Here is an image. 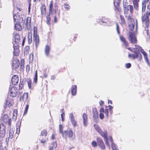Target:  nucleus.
Instances as JSON below:
<instances>
[{"instance_id": "nucleus-1", "label": "nucleus", "mask_w": 150, "mask_h": 150, "mask_svg": "<svg viewBox=\"0 0 150 150\" xmlns=\"http://www.w3.org/2000/svg\"><path fill=\"white\" fill-rule=\"evenodd\" d=\"M150 16V1L148 4L146 9L145 12L143 14L142 16V21L143 24H144L146 27L148 28L150 20L149 17Z\"/></svg>"}, {"instance_id": "nucleus-2", "label": "nucleus", "mask_w": 150, "mask_h": 150, "mask_svg": "<svg viewBox=\"0 0 150 150\" xmlns=\"http://www.w3.org/2000/svg\"><path fill=\"white\" fill-rule=\"evenodd\" d=\"M53 4L54 2L53 1H51L49 4V13L50 14H53L58 12V15L59 17L58 6L56 5L54 6Z\"/></svg>"}, {"instance_id": "nucleus-3", "label": "nucleus", "mask_w": 150, "mask_h": 150, "mask_svg": "<svg viewBox=\"0 0 150 150\" xmlns=\"http://www.w3.org/2000/svg\"><path fill=\"white\" fill-rule=\"evenodd\" d=\"M134 54H131L129 53L128 55V57L130 58H132L134 59L136 58H138V60L140 61L142 59V56L141 54L139 52H136L134 51Z\"/></svg>"}, {"instance_id": "nucleus-4", "label": "nucleus", "mask_w": 150, "mask_h": 150, "mask_svg": "<svg viewBox=\"0 0 150 150\" xmlns=\"http://www.w3.org/2000/svg\"><path fill=\"white\" fill-rule=\"evenodd\" d=\"M123 9L124 10V13L125 14V16H126V17H127L129 10V12L132 14L133 12V6L131 5H129L128 6H127L125 4L124 5V7H123Z\"/></svg>"}, {"instance_id": "nucleus-5", "label": "nucleus", "mask_w": 150, "mask_h": 150, "mask_svg": "<svg viewBox=\"0 0 150 150\" xmlns=\"http://www.w3.org/2000/svg\"><path fill=\"white\" fill-rule=\"evenodd\" d=\"M129 40L132 44H136L137 43V38L134 33L132 32L129 33Z\"/></svg>"}, {"instance_id": "nucleus-6", "label": "nucleus", "mask_w": 150, "mask_h": 150, "mask_svg": "<svg viewBox=\"0 0 150 150\" xmlns=\"http://www.w3.org/2000/svg\"><path fill=\"white\" fill-rule=\"evenodd\" d=\"M20 65V62L19 60L17 58L13 57V60L12 61V68L13 69H18Z\"/></svg>"}, {"instance_id": "nucleus-7", "label": "nucleus", "mask_w": 150, "mask_h": 150, "mask_svg": "<svg viewBox=\"0 0 150 150\" xmlns=\"http://www.w3.org/2000/svg\"><path fill=\"white\" fill-rule=\"evenodd\" d=\"M13 47L14 50L13 53V57L18 56L20 53L19 45L18 44H14Z\"/></svg>"}, {"instance_id": "nucleus-8", "label": "nucleus", "mask_w": 150, "mask_h": 150, "mask_svg": "<svg viewBox=\"0 0 150 150\" xmlns=\"http://www.w3.org/2000/svg\"><path fill=\"white\" fill-rule=\"evenodd\" d=\"M14 21L17 23H21L23 21V17L18 14V13L15 14L13 15Z\"/></svg>"}, {"instance_id": "nucleus-9", "label": "nucleus", "mask_w": 150, "mask_h": 150, "mask_svg": "<svg viewBox=\"0 0 150 150\" xmlns=\"http://www.w3.org/2000/svg\"><path fill=\"white\" fill-rule=\"evenodd\" d=\"M66 133L65 136L62 135V137L67 139V137H68L69 138H71L73 137V132L72 129H70L69 130H65Z\"/></svg>"}, {"instance_id": "nucleus-10", "label": "nucleus", "mask_w": 150, "mask_h": 150, "mask_svg": "<svg viewBox=\"0 0 150 150\" xmlns=\"http://www.w3.org/2000/svg\"><path fill=\"white\" fill-rule=\"evenodd\" d=\"M10 95L12 97H15L16 96L18 93V89L16 87L13 86L10 90Z\"/></svg>"}, {"instance_id": "nucleus-11", "label": "nucleus", "mask_w": 150, "mask_h": 150, "mask_svg": "<svg viewBox=\"0 0 150 150\" xmlns=\"http://www.w3.org/2000/svg\"><path fill=\"white\" fill-rule=\"evenodd\" d=\"M13 37L14 38V44L19 45L20 41V37L19 34L17 33L14 32L13 33Z\"/></svg>"}, {"instance_id": "nucleus-12", "label": "nucleus", "mask_w": 150, "mask_h": 150, "mask_svg": "<svg viewBox=\"0 0 150 150\" xmlns=\"http://www.w3.org/2000/svg\"><path fill=\"white\" fill-rule=\"evenodd\" d=\"M19 78L18 75H14L11 78V82L13 85H16L18 82Z\"/></svg>"}, {"instance_id": "nucleus-13", "label": "nucleus", "mask_w": 150, "mask_h": 150, "mask_svg": "<svg viewBox=\"0 0 150 150\" xmlns=\"http://www.w3.org/2000/svg\"><path fill=\"white\" fill-rule=\"evenodd\" d=\"M33 41L35 43L36 49L37 48L40 43V40L39 35L33 36Z\"/></svg>"}, {"instance_id": "nucleus-14", "label": "nucleus", "mask_w": 150, "mask_h": 150, "mask_svg": "<svg viewBox=\"0 0 150 150\" xmlns=\"http://www.w3.org/2000/svg\"><path fill=\"white\" fill-rule=\"evenodd\" d=\"M40 9L41 16L42 17L45 16L46 13V8L45 4H43L42 5Z\"/></svg>"}, {"instance_id": "nucleus-15", "label": "nucleus", "mask_w": 150, "mask_h": 150, "mask_svg": "<svg viewBox=\"0 0 150 150\" xmlns=\"http://www.w3.org/2000/svg\"><path fill=\"white\" fill-rule=\"evenodd\" d=\"M149 0H143L142 3V14L144 13L146 10V4L147 3Z\"/></svg>"}, {"instance_id": "nucleus-16", "label": "nucleus", "mask_w": 150, "mask_h": 150, "mask_svg": "<svg viewBox=\"0 0 150 150\" xmlns=\"http://www.w3.org/2000/svg\"><path fill=\"white\" fill-rule=\"evenodd\" d=\"M28 93L25 92L23 95L21 96L20 98V101L21 102H25L27 100L28 98Z\"/></svg>"}, {"instance_id": "nucleus-17", "label": "nucleus", "mask_w": 150, "mask_h": 150, "mask_svg": "<svg viewBox=\"0 0 150 150\" xmlns=\"http://www.w3.org/2000/svg\"><path fill=\"white\" fill-rule=\"evenodd\" d=\"M121 0H118L117 2H114V5L117 11L119 12H121V9L120 6V4Z\"/></svg>"}, {"instance_id": "nucleus-18", "label": "nucleus", "mask_w": 150, "mask_h": 150, "mask_svg": "<svg viewBox=\"0 0 150 150\" xmlns=\"http://www.w3.org/2000/svg\"><path fill=\"white\" fill-rule=\"evenodd\" d=\"M25 81L27 82L28 88L30 89H33V84L32 82L31 79L30 78H29L26 79Z\"/></svg>"}, {"instance_id": "nucleus-19", "label": "nucleus", "mask_w": 150, "mask_h": 150, "mask_svg": "<svg viewBox=\"0 0 150 150\" xmlns=\"http://www.w3.org/2000/svg\"><path fill=\"white\" fill-rule=\"evenodd\" d=\"M50 47L48 45H46L45 46L44 51L45 55L47 57L50 56Z\"/></svg>"}, {"instance_id": "nucleus-20", "label": "nucleus", "mask_w": 150, "mask_h": 150, "mask_svg": "<svg viewBox=\"0 0 150 150\" xmlns=\"http://www.w3.org/2000/svg\"><path fill=\"white\" fill-rule=\"evenodd\" d=\"M82 118L83 125L85 126H86L88 123V117L87 114L85 113H83Z\"/></svg>"}, {"instance_id": "nucleus-21", "label": "nucleus", "mask_w": 150, "mask_h": 150, "mask_svg": "<svg viewBox=\"0 0 150 150\" xmlns=\"http://www.w3.org/2000/svg\"><path fill=\"white\" fill-rule=\"evenodd\" d=\"M119 37L120 40L122 42L126 47H127L129 46L128 43L123 36L120 35Z\"/></svg>"}, {"instance_id": "nucleus-22", "label": "nucleus", "mask_w": 150, "mask_h": 150, "mask_svg": "<svg viewBox=\"0 0 150 150\" xmlns=\"http://www.w3.org/2000/svg\"><path fill=\"white\" fill-rule=\"evenodd\" d=\"M63 127L61 124H60L59 125V132L60 133L62 134V135L65 136L66 134L65 130L63 131Z\"/></svg>"}, {"instance_id": "nucleus-23", "label": "nucleus", "mask_w": 150, "mask_h": 150, "mask_svg": "<svg viewBox=\"0 0 150 150\" xmlns=\"http://www.w3.org/2000/svg\"><path fill=\"white\" fill-rule=\"evenodd\" d=\"M76 85L72 86L71 89V93L72 95L75 96L76 94Z\"/></svg>"}, {"instance_id": "nucleus-24", "label": "nucleus", "mask_w": 150, "mask_h": 150, "mask_svg": "<svg viewBox=\"0 0 150 150\" xmlns=\"http://www.w3.org/2000/svg\"><path fill=\"white\" fill-rule=\"evenodd\" d=\"M140 0H132L134 8L137 9L139 7V3Z\"/></svg>"}, {"instance_id": "nucleus-25", "label": "nucleus", "mask_w": 150, "mask_h": 150, "mask_svg": "<svg viewBox=\"0 0 150 150\" xmlns=\"http://www.w3.org/2000/svg\"><path fill=\"white\" fill-rule=\"evenodd\" d=\"M100 113H104L105 115V116L108 118V108H106L105 110H104V109L103 108H101L100 109Z\"/></svg>"}, {"instance_id": "nucleus-26", "label": "nucleus", "mask_w": 150, "mask_h": 150, "mask_svg": "<svg viewBox=\"0 0 150 150\" xmlns=\"http://www.w3.org/2000/svg\"><path fill=\"white\" fill-rule=\"evenodd\" d=\"M99 133L104 138V139L107 138L108 137V134L106 131H105L103 132L102 130H101V131H100Z\"/></svg>"}, {"instance_id": "nucleus-27", "label": "nucleus", "mask_w": 150, "mask_h": 150, "mask_svg": "<svg viewBox=\"0 0 150 150\" xmlns=\"http://www.w3.org/2000/svg\"><path fill=\"white\" fill-rule=\"evenodd\" d=\"M28 44H31L32 41V34L31 31L30 32L28 33Z\"/></svg>"}, {"instance_id": "nucleus-28", "label": "nucleus", "mask_w": 150, "mask_h": 150, "mask_svg": "<svg viewBox=\"0 0 150 150\" xmlns=\"http://www.w3.org/2000/svg\"><path fill=\"white\" fill-rule=\"evenodd\" d=\"M10 119L7 115H4L2 117V120L4 123H6Z\"/></svg>"}, {"instance_id": "nucleus-29", "label": "nucleus", "mask_w": 150, "mask_h": 150, "mask_svg": "<svg viewBox=\"0 0 150 150\" xmlns=\"http://www.w3.org/2000/svg\"><path fill=\"white\" fill-rule=\"evenodd\" d=\"M20 23H16L15 24L14 27L15 29L18 31H20L22 29V27Z\"/></svg>"}, {"instance_id": "nucleus-30", "label": "nucleus", "mask_w": 150, "mask_h": 150, "mask_svg": "<svg viewBox=\"0 0 150 150\" xmlns=\"http://www.w3.org/2000/svg\"><path fill=\"white\" fill-rule=\"evenodd\" d=\"M120 24L122 25L125 24L126 22L124 16L122 15H120Z\"/></svg>"}, {"instance_id": "nucleus-31", "label": "nucleus", "mask_w": 150, "mask_h": 150, "mask_svg": "<svg viewBox=\"0 0 150 150\" xmlns=\"http://www.w3.org/2000/svg\"><path fill=\"white\" fill-rule=\"evenodd\" d=\"M33 82L35 83H36L38 82V71L36 70L35 71V73L33 78Z\"/></svg>"}, {"instance_id": "nucleus-32", "label": "nucleus", "mask_w": 150, "mask_h": 150, "mask_svg": "<svg viewBox=\"0 0 150 150\" xmlns=\"http://www.w3.org/2000/svg\"><path fill=\"white\" fill-rule=\"evenodd\" d=\"M5 104L6 106L8 105V107H9L13 105V102L12 100L9 101L6 100L5 102Z\"/></svg>"}, {"instance_id": "nucleus-33", "label": "nucleus", "mask_w": 150, "mask_h": 150, "mask_svg": "<svg viewBox=\"0 0 150 150\" xmlns=\"http://www.w3.org/2000/svg\"><path fill=\"white\" fill-rule=\"evenodd\" d=\"M135 48L134 49L136 51H143V49L142 48V47L138 45H135Z\"/></svg>"}, {"instance_id": "nucleus-34", "label": "nucleus", "mask_w": 150, "mask_h": 150, "mask_svg": "<svg viewBox=\"0 0 150 150\" xmlns=\"http://www.w3.org/2000/svg\"><path fill=\"white\" fill-rule=\"evenodd\" d=\"M47 130L46 129H44L42 130L41 132L40 136H41L46 137L47 136Z\"/></svg>"}, {"instance_id": "nucleus-35", "label": "nucleus", "mask_w": 150, "mask_h": 150, "mask_svg": "<svg viewBox=\"0 0 150 150\" xmlns=\"http://www.w3.org/2000/svg\"><path fill=\"white\" fill-rule=\"evenodd\" d=\"M14 133V129L11 128L10 129L9 133V138L10 139H12Z\"/></svg>"}, {"instance_id": "nucleus-36", "label": "nucleus", "mask_w": 150, "mask_h": 150, "mask_svg": "<svg viewBox=\"0 0 150 150\" xmlns=\"http://www.w3.org/2000/svg\"><path fill=\"white\" fill-rule=\"evenodd\" d=\"M50 14L49 13L48 15L46 16L47 18V23L49 25H50V21L51 18L50 16Z\"/></svg>"}, {"instance_id": "nucleus-37", "label": "nucleus", "mask_w": 150, "mask_h": 150, "mask_svg": "<svg viewBox=\"0 0 150 150\" xmlns=\"http://www.w3.org/2000/svg\"><path fill=\"white\" fill-rule=\"evenodd\" d=\"M30 50V47L29 46H27L25 47L24 49V52L26 54H28Z\"/></svg>"}, {"instance_id": "nucleus-38", "label": "nucleus", "mask_w": 150, "mask_h": 150, "mask_svg": "<svg viewBox=\"0 0 150 150\" xmlns=\"http://www.w3.org/2000/svg\"><path fill=\"white\" fill-rule=\"evenodd\" d=\"M127 20L128 21L131 22L132 23H134V20L132 18V15H129L128 17Z\"/></svg>"}, {"instance_id": "nucleus-39", "label": "nucleus", "mask_w": 150, "mask_h": 150, "mask_svg": "<svg viewBox=\"0 0 150 150\" xmlns=\"http://www.w3.org/2000/svg\"><path fill=\"white\" fill-rule=\"evenodd\" d=\"M97 141L98 145L104 143L102 139L100 137H98L97 138Z\"/></svg>"}, {"instance_id": "nucleus-40", "label": "nucleus", "mask_w": 150, "mask_h": 150, "mask_svg": "<svg viewBox=\"0 0 150 150\" xmlns=\"http://www.w3.org/2000/svg\"><path fill=\"white\" fill-rule=\"evenodd\" d=\"M134 23H130L129 24V28L131 30H133L134 28Z\"/></svg>"}, {"instance_id": "nucleus-41", "label": "nucleus", "mask_w": 150, "mask_h": 150, "mask_svg": "<svg viewBox=\"0 0 150 150\" xmlns=\"http://www.w3.org/2000/svg\"><path fill=\"white\" fill-rule=\"evenodd\" d=\"M24 82L23 81H20L19 84V90H21L23 87Z\"/></svg>"}, {"instance_id": "nucleus-42", "label": "nucleus", "mask_w": 150, "mask_h": 150, "mask_svg": "<svg viewBox=\"0 0 150 150\" xmlns=\"http://www.w3.org/2000/svg\"><path fill=\"white\" fill-rule=\"evenodd\" d=\"M38 35L37 34V28L36 26H34L33 28V36Z\"/></svg>"}, {"instance_id": "nucleus-43", "label": "nucleus", "mask_w": 150, "mask_h": 150, "mask_svg": "<svg viewBox=\"0 0 150 150\" xmlns=\"http://www.w3.org/2000/svg\"><path fill=\"white\" fill-rule=\"evenodd\" d=\"M94 127L96 130L99 133L100 131H101V129H100L99 126L96 124H95L94 125Z\"/></svg>"}, {"instance_id": "nucleus-44", "label": "nucleus", "mask_w": 150, "mask_h": 150, "mask_svg": "<svg viewBox=\"0 0 150 150\" xmlns=\"http://www.w3.org/2000/svg\"><path fill=\"white\" fill-rule=\"evenodd\" d=\"M71 124H72V125L74 127L77 126V124L76 122L75 119L71 120Z\"/></svg>"}, {"instance_id": "nucleus-45", "label": "nucleus", "mask_w": 150, "mask_h": 150, "mask_svg": "<svg viewBox=\"0 0 150 150\" xmlns=\"http://www.w3.org/2000/svg\"><path fill=\"white\" fill-rule=\"evenodd\" d=\"M24 59H21V60L20 68L23 69L24 68Z\"/></svg>"}, {"instance_id": "nucleus-46", "label": "nucleus", "mask_w": 150, "mask_h": 150, "mask_svg": "<svg viewBox=\"0 0 150 150\" xmlns=\"http://www.w3.org/2000/svg\"><path fill=\"white\" fill-rule=\"evenodd\" d=\"M31 18L30 17H28L26 19V24L27 25H30L31 23Z\"/></svg>"}, {"instance_id": "nucleus-47", "label": "nucleus", "mask_w": 150, "mask_h": 150, "mask_svg": "<svg viewBox=\"0 0 150 150\" xmlns=\"http://www.w3.org/2000/svg\"><path fill=\"white\" fill-rule=\"evenodd\" d=\"M116 29L117 31V33L118 34L120 35V27L119 25L117 23H116Z\"/></svg>"}, {"instance_id": "nucleus-48", "label": "nucleus", "mask_w": 150, "mask_h": 150, "mask_svg": "<svg viewBox=\"0 0 150 150\" xmlns=\"http://www.w3.org/2000/svg\"><path fill=\"white\" fill-rule=\"evenodd\" d=\"M5 130H0V136L2 137H4L5 135Z\"/></svg>"}, {"instance_id": "nucleus-49", "label": "nucleus", "mask_w": 150, "mask_h": 150, "mask_svg": "<svg viewBox=\"0 0 150 150\" xmlns=\"http://www.w3.org/2000/svg\"><path fill=\"white\" fill-rule=\"evenodd\" d=\"M98 146L100 148V149H101V150H105V146L104 144V143H102L101 144L99 145Z\"/></svg>"}, {"instance_id": "nucleus-50", "label": "nucleus", "mask_w": 150, "mask_h": 150, "mask_svg": "<svg viewBox=\"0 0 150 150\" xmlns=\"http://www.w3.org/2000/svg\"><path fill=\"white\" fill-rule=\"evenodd\" d=\"M28 108L29 105H27L25 107V109L24 112V115H25L27 114Z\"/></svg>"}, {"instance_id": "nucleus-51", "label": "nucleus", "mask_w": 150, "mask_h": 150, "mask_svg": "<svg viewBox=\"0 0 150 150\" xmlns=\"http://www.w3.org/2000/svg\"><path fill=\"white\" fill-rule=\"evenodd\" d=\"M5 126L3 123L0 124V130H5Z\"/></svg>"}, {"instance_id": "nucleus-52", "label": "nucleus", "mask_w": 150, "mask_h": 150, "mask_svg": "<svg viewBox=\"0 0 150 150\" xmlns=\"http://www.w3.org/2000/svg\"><path fill=\"white\" fill-rule=\"evenodd\" d=\"M92 146L94 147H95L97 146V143L95 141H93L91 142Z\"/></svg>"}, {"instance_id": "nucleus-53", "label": "nucleus", "mask_w": 150, "mask_h": 150, "mask_svg": "<svg viewBox=\"0 0 150 150\" xmlns=\"http://www.w3.org/2000/svg\"><path fill=\"white\" fill-rule=\"evenodd\" d=\"M93 117H98V113L97 111H96L93 112Z\"/></svg>"}, {"instance_id": "nucleus-54", "label": "nucleus", "mask_w": 150, "mask_h": 150, "mask_svg": "<svg viewBox=\"0 0 150 150\" xmlns=\"http://www.w3.org/2000/svg\"><path fill=\"white\" fill-rule=\"evenodd\" d=\"M102 22L103 23H106L108 21V19L107 18H102V19L101 20Z\"/></svg>"}, {"instance_id": "nucleus-55", "label": "nucleus", "mask_w": 150, "mask_h": 150, "mask_svg": "<svg viewBox=\"0 0 150 150\" xmlns=\"http://www.w3.org/2000/svg\"><path fill=\"white\" fill-rule=\"evenodd\" d=\"M112 147L113 150H118L117 149L116 146L114 144H112Z\"/></svg>"}, {"instance_id": "nucleus-56", "label": "nucleus", "mask_w": 150, "mask_h": 150, "mask_svg": "<svg viewBox=\"0 0 150 150\" xmlns=\"http://www.w3.org/2000/svg\"><path fill=\"white\" fill-rule=\"evenodd\" d=\"M104 140H105V143L106 145L108 146H110V144H109L108 142V138H105L104 139Z\"/></svg>"}, {"instance_id": "nucleus-57", "label": "nucleus", "mask_w": 150, "mask_h": 150, "mask_svg": "<svg viewBox=\"0 0 150 150\" xmlns=\"http://www.w3.org/2000/svg\"><path fill=\"white\" fill-rule=\"evenodd\" d=\"M47 140L45 138H42L40 141V142L41 143L44 144L47 141Z\"/></svg>"}, {"instance_id": "nucleus-58", "label": "nucleus", "mask_w": 150, "mask_h": 150, "mask_svg": "<svg viewBox=\"0 0 150 150\" xmlns=\"http://www.w3.org/2000/svg\"><path fill=\"white\" fill-rule=\"evenodd\" d=\"M99 117L100 119H103L104 118V115L103 113H100L99 114Z\"/></svg>"}, {"instance_id": "nucleus-59", "label": "nucleus", "mask_w": 150, "mask_h": 150, "mask_svg": "<svg viewBox=\"0 0 150 150\" xmlns=\"http://www.w3.org/2000/svg\"><path fill=\"white\" fill-rule=\"evenodd\" d=\"M20 127L18 126L16 128V133L18 134L20 133Z\"/></svg>"}, {"instance_id": "nucleus-60", "label": "nucleus", "mask_w": 150, "mask_h": 150, "mask_svg": "<svg viewBox=\"0 0 150 150\" xmlns=\"http://www.w3.org/2000/svg\"><path fill=\"white\" fill-rule=\"evenodd\" d=\"M64 8L66 9H69L70 8V6L68 4H64Z\"/></svg>"}, {"instance_id": "nucleus-61", "label": "nucleus", "mask_w": 150, "mask_h": 150, "mask_svg": "<svg viewBox=\"0 0 150 150\" xmlns=\"http://www.w3.org/2000/svg\"><path fill=\"white\" fill-rule=\"evenodd\" d=\"M70 120L74 119V117L72 113H71L70 114Z\"/></svg>"}, {"instance_id": "nucleus-62", "label": "nucleus", "mask_w": 150, "mask_h": 150, "mask_svg": "<svg viewBox=\"0 0 150 150\" xmlns=\"http://www.w3.org/2000/svg\"><path fill=\"white\" fill-rule=\"evenodd\" d=\"M144 55V57L145 58L146 57H147V54L143 50V51H142L141 52Z\"/></svg>"}, {"instance_id": "nucleus-63", "label": "nucleus", "mask_w": 150, "mask_h": 150, "mask_svg": "<svg viewBox=\"0 0 150 150\" xmlns=\"http://www.w3.org/2000/svg\"><path fill=\"white\" fill-rule=\"evenodd\" d=\"M29 58L30 59H31L32 60H33V53H31L29 56Z\"/></svg>"}, {"instance_id": "nucleus-64", "label": "nucleus", "mask_w": 150, "mask_h": 150, "mask_svg": "<svg viewBox=\"0 0 150 150\" xmlns=\"http://www.w3.org/2000/svg\"><path fill=\"white\" fill-rule=\"evenodd\" d=\"M131 64L130 63H128L126 64V67L127 68H129L131 67Z\"/></svg>"}]
</instances>
